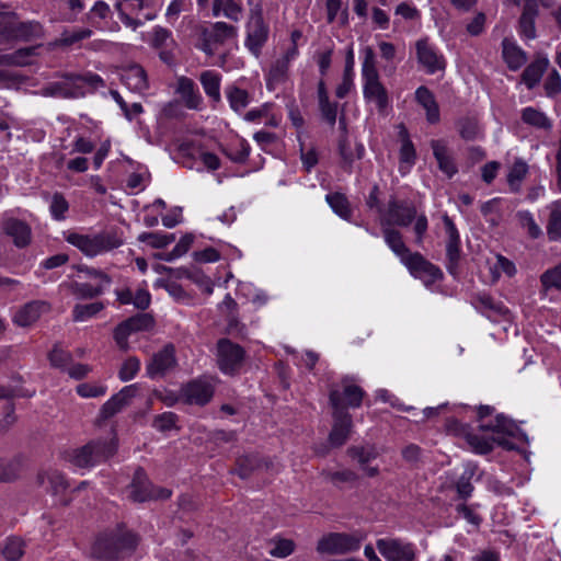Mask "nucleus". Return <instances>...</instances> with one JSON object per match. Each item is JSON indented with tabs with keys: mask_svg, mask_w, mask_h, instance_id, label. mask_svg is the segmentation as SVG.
I'll return each mask as SVG.
<instances>
[{
	"mask_svg": "<svg viewBox=\"0 0 561 561\" xmlns=\"http://www.w3.org/2000/svg\"><path fill=\"white\" fill-rule=\"evenodd\" d=\"M242 5L234 0H214L213 14L219 15L220 12L233 22H238L242 15Z\"/></svg>",
	"mask_w": 561,
	"mask_h": 561,
	"instance_id": "c03bdc74",
	"label": "nucleus"
},
{
	"mask_svg": "<svg viewBox=\"0 0 561 561\" xmlns=\"http://www.w3.org/2000/svg\"><path fill=\"white\" fill-rule=\"evenodd\" d=\"M129 490V499L137 503L151 500H167L172 494L171 490L167 488L154 486L148 479L145 469L141 467L135 470Z\"/></svg>",
	"mask_w": 561,
	"mask_h": 561,
	"instance_id": "9b49d317",
	"label": "nucleus"
},
{
	"mask_svg": "<svg viewBox=\"0 0 561 561\" xmlns=\"http://www.w3.org/2000/svg\"><path fill=\"white\" fill-rule=\"evenodd\" d=\"M225 92L230 107L237 113L244 110L250 103V94L244 89L237 85H229L226 88Z\"/></svg>",
	"mask_w": 561,
	"mask_h": 561,
	"instance_id": "49530a36",
	"label": "nucleus"
},
{
	"mask_svg": "<svg viewBox=\"0 0 561 561\" xmlns=\"http://www.w3.org/2000/svg\"><path fill=\"white\" fill-rule=\"evenodd\" d=\"M321 476L334 485H340L341 483H354L358 480L357 473L351 469L340 471L323 470Z\"/></svg>",
	"mask_w": 561,
	"mask_h": 561,
	"instance_id": "13d9d810",
	"label": "nucleus"
},
{
	"mask_svg": "<svg viewBox=\"0 0 561 561\" xmlns=\"http://www.w3.org/2000/svg\"><path fill=\"white\" fill-rule=\"evenodd\" d=\"M549 66L546 57H537L522 73V81L528 89H534L541 80L543 72Z\"/></svg>",
	"mask_w": 561,
	"mask_h": 561,
	"instance_id": "72a5a7b5",
	"label": "nucleus"
},
{
	"mask_svg": "<svg viewBox=\"0 0 561 561\" xmlns=\"http://www.w3.org/2000/svg\"><path fill=\"white\" fill-rule=\"evenodd\" d=\"M251 151L249 142L241 137H237L225 147L221 152L234 163H245Z\"/></svg>",
	"mask_w": 561,
	"mask_h": 561,
	"instance_id": "f704fd0d",
	"label": "nucleus"
},
{
	"mask_svg": "<svg viewBox=\"0 0 561 561\" xmlns=\"http://www.w3.org/2000/svg\"><path fill=\"white\" fill-rule=\"evenodd\" d=\"M26 542L19 536L5 539L1 553L7 561H20L25 553Z\"/></svg>",
	"mask_w": 561,
	"mask_h": 561,
	"instance_id": "37998d69",
	"label": "nucleus"
},
{
	"mask_svg": "<svg viewBox=\"0 0 561 561\" xmlns=\"http://www.w3.org/2000/svg\"><path fill=\"white\" fill-rule=\"evenodd\" d=\"M268 545L272 546L270 554L274 558L285 559L293 554L296 550V542L293 539L284 538L282 536H274L268 540Z\"/></svg>",
	"mask_w": 561,
	"mask_h": 561,
	"instance_id": "a18cd8bd",
	"label": "nucleus"
},
{
	"mask_svg": "<svg viewBox=\"0 0 561 561\" xmlns=\"http://www.w3.org/2000/svg\"><path fill=\"white\" fill-rule=\"evenodd\" d=\"M122 82L134 92H144L148 89V78L145 69L139 65L125 68L121 75Z\"/></svg>",
	"mask_w": 561,
	"mask_h": 561,
	"instance_id": "cd10ccee",
	"label": "nucleus"
},
{
	"mask_svg": "<svg viewBox=\"0 0 561 561\" xmlns=\"http://www.w3.org/2000/svg\"><path fill=\"white\" fill-rule=\"evenodd\" d=\"M366 535L362 530L353 533H329L321 537L317 543L320 554H347L360 548Z\"/></svg>",
	"mask_w": 561,
	"mask_h": 561,
	"instance_id": "0eeeda50",
	"label": "nucleus"
},
{
	"mask_svg": "<svg viewBox=\"0 0 561 561\" xmlns=\"http://www.w3.org/2000/svg\"><path fill=\"white\" fill-rule=\"evenodd\" d=\"M474 302L476 307L485 312L488 317H505L510 312L508 308L502 301L495 300L489 294H478L474 296Z\"/></svg>",
	"mask_w": 561,
	"mask_h": 561,
	"instance_id": "c9c22d12",
	"label": "nucleus"
},
{
	"mask_svg": "<svg viewBox=\"0 0 561 561\" xmlns=\"http://www.w3.org/2000/svg\"><path fill=\"white\" fill-rule=\"evenodd\" d=\"M37 481L39 485L47 486L53 494L62 493L69 486L66 477L60 471L54 469L39 472Z\"/></svg>",
	"mask_w": 561,
	"mask_h": 561,
	"instance_id": "473e14b6",
	"label": "nucleus"
},
{
	"mask_svg": "<svg viewBox=\"0 0 561 561\" xmlns=\"http://www.w3.org/2000/svg\"><path fill=\"white\" fill-rule=\"evenodd\" d=\"M327 202L334 210L343 219H350L352 216V209L350 207V202L347 197L342 193H331L327 195Z\"/></svg>",
	"mask_w": 561,
	"mask_h": 561,
	"instance_id": "3c124183",
	"label": "nucleus"
},
{
	"mask_svg": "<svg viewBox=\"0 0 561 561\" xmlns=\"http://www.w3.org/2000/svg\"><path fill=\"white\" fill-rule=\"evenodd\" d=\"M193 241H194V236L192 233H186L180 239V241L172 249V251H170L168 253L158 254V257L160 260L171 262V261L184 255L192 247Z\"/></svg>",
	"mask_w": 561,
	"mask_h": 561,
	"instance_id": "4d7b16f0",
	"label": "nucleus"
},
{
	"mask_svg": "<svg viewBox=\"0 0 561 561\" xmlns=\"http://www.w3.org/2000/svg\"><path fill=\"white\" fill-rule=\"evenodd\" d=\"M538 15L537 0H525L519 18V33L527 39L536 37L535 20Z\"/></svg>",
	"mask_w": 561,
	"mask_h": 561,
	"instance_id": "bb28decb",
	"label": "nucleus"
},
{
	"mask_svg": "<svg viewBox=\"0 0 561 561\" xmlns=\"http://www.w3.org/2000/svg\"><path fill=\"white\" fill-rule=\"evenodd\" d=\"M478 428L481 432H491L493 435L486 436L470 428L463 438L474 454L488 455L493 451L495 445L505 450H515L517 447L511 438L526 440V434L504 414H497L489 423L479 424Z\"/></svg>",
	"mask_w": 561,
	"mask_h": 561,
	"instance_id": "f257e3e1",
	"label": "nucleus"
},
{
	"mask_svg": "<svg viewBox=\"0 0 561 561\" xmlns=\"http://www.w3.org/2000/svg\"><path fill=\"white\" fill-rule=\"evenodd\" d=\"M179 416L173 412L158 414L152 420V426L159 432H168L176 427Z\"/></svg>",
	"mask_w": 561,
	"mask_h": 561,
	"instance_id": "774afa93",
	"label": "nucleus"
},
{
	"mask_svg": "<svg viewBox=\"0 0 561 561\" xmlns=\"http://www.w3.org/2000/svg\"><path fill=\"white\" fill-rule=\"evenodd\" d=\"M45 36V28L38 21H21L16 13L14 22V36L13 42H31L34 39H42Z\"/></svg>",
	"mask_w": 561,
	"mask_h": 561,
	"instance_id": "4be33fe9",
	"label": "nucleus"
},
{
	"mask_svg": "<svg viewBox=\"0 0 561 561\" xmlns=\"http://www.w3.org/2000/svg\"><path fill=\"white\" fill-rule=\"evenodd\" d=\"M217 379L203 376L185 383L181 389V397L186 404L204 407L214 397Z\"/></svg>",
	"mask_w": 561,
	"mask_h": 561,
	"instance_id": "ddd939ff",
	"label": "nucleus"
},
{
	"mask_svg": "<svg viewBox=\"0 0 561 561\" xmlns=\"http://www.w3.org/2000/svg\"><path fill=\"white\" fill-rule=\"evenodd\" d=\"M134 333L150 331L156 325V320L151 313H137L126 319Z\"/></svg>",
	"mask_w": 561,
	"mask_h": 561,
	"instance_id": "052dcab7",
	"label": "nucleus"
},
{
	"mask_svg": "<svg viewBox=\"0 0 561 561\" xmlns=\"http://www.w3.org/2000/svg\"><path fill=\"white\" fill-rule=\"evenodd\" d=\"M289 65L282 59L273 62L266 80V85L270 90H274L276 85L286 81L288 77Z\"/></svg>",
	"mask_w": 561,
	"mask_h": 561,
	"instance_id": "09e8293b",
	"label": "nucleus"
},
{
	"mask_svg": "<svg viewBox=\"0 0 561 561\" xmlns=\"http://www.w3.org/2000/svg\"><path fill=\"white\" fill-rule=\"evenodd\" d=\"M178 366L176 351L172 343L165 344L154 353L146 365V373L150 379L163 378Z\"/></svg>",
	"mask_w": 561,
	"mask_h": 561,
	"instance_id": "2eb2a0df",
	"label": "nucleus"
},
{
	"mask_svg": "<svg viewBox=\"0 0 561 561\" xmlns=\"http://www.w3.org/2000/svg\"><path fill=\"white\" fill-rule=\"evenodd\" d=\"M415 99L420 105L426 111V119L430 124L439 122V106L435 100L433 92L425 85H421L415 91Z\"/></svg>",
	"mask_w": 561,
	"mask_h": 561,
	"instance_id": "c756f323",
	"label": "nucleus"
},
{
	"mask_svg": "<svg viewBox=\"0 0 561 561\" xmlns=\"http://www.w3.org/2000/svg\"><path fill=\"white\" fill-rule=\"evenodd\" d=\"M136 385L124 387L102 405L99 419L105 421L121 412L125 407L129 405L131 399L136 396Z\"/></svg>",
	"mask_w": 561,
	"mask_h": 561,
	"instance_id": "aec40b11",
	"label": "nucleus"
},
{
	"mask_svg": "<svg viewBox=\"0 0 561 561\" xmlns=\"http://www.w3.org/2000/svg\"><path fill=\"white\" fill-rule=\"evenodd\" d=\"M139 542V537L129 530L117 528L100 534L91 549L95 561H118L130 557Z\"/></svg>",
	"mask_w": 561,
	"mask_h": 561,
	"instance_id": "7ed1b4c3",
	"label": "nucleus"
},
{
	"mask_svg": "<svg viewBox=\"0 0 561 561\" xmlns=\"http://www.w3.org/2000/svg\"><path fill=\"white\" fill-rule=\"evenodd\" d=\"M337 150L341 157V167L342 169L351 173L353 170V163L357 159H362L364 157V146L362 144H356L355 151L351 148L348 136L340 135L337 142Z\"/></svg>",
	"mask_w": 561,
	"mask_h": 561,
	"instance_id": "a878e982",
	"label": "nucleus"
},
{
	"mask_svg": "<svg viewBox=\"0 0 561 561\" xmlns=\"http://www.w3.org/2000/svg\"><path fill=\"white\" fill-rule=\"evenodd\" d=\"M522 228L527 230L531 239H538L542 234L541 228L536 224L533 215L528 210H522L516 214Z\"/></svg>",
	"mask_w": 561,
	"mask_h": 561,
	"instance_id": "69168bd1",
	"label": "nucleus"
},
{
	"mask_svg": "<svg viewBox=\"0 0 561 561\" xmlns=\"http://www.w3.org/2000/svg\"><path fill=\"white\" fill-rule=\"evenodd\" d=\"M0 230L18 249H25L33 241L32 227L23 219L4 215L0 221Z\"/></svg>",
	"mask_w": 561,
	"mask_h": 561,
	"instance_id": "4468645a",
	"label": "nucleus"
},
{
	"mask_svg": "<svg viewBox=\"0 0 561 561\" xmlns=\"http://www.w3.org/2000/svg\"><path fill=\"white\" fill-rule=\"evenodd\" d=\"M16 12L0 11V45L13 42Z\"/></svg>",
	"mask_w": 561,
	"mask_h": 561,
	"instance_id": "de8ad7c7",
	"label": "nucleus"
},
{
	"mask_svg": "<svg viewBox=\"0 0 561 561\" xmlns=\"http://www.w3.org/2000/svg\"><path fill=\"white\" fill-rule=\"evenodd\" d=\"M197 35L199 42L197 47L205 54L213 56L218 46L238 36V28L226 22H215L209 27L199 26Z\"/></svg>",
	"mask_w": 561,
	"mask_h": 561,
	"instance_id": "1a4fd4ad",
	"label": "nucleus"
},
{
	"mask_svg": "<svg viewBox=\"0 0 561 561\" xmlns=\"http://www.w3.org/2000/svg\"><path fill=\"white\" fill-rule=\"evenodd\" d=\"M502 57L512 71L520 69L527 61L526 53L507 37L502 41Z\"/></svg>",
	"mask_w": 561,
	"mask_h": 561,
	"instance_id": "c85d7f7f",
	"label": "nucleus"
},
{
	"mask_svg": "<svg viewBox=\"0 0 561 561\" xmlns=\"http://www.w3.org/2000/svg\"><path fill=\"white\" fill-rule=\"evenodd\" d=\"M380 226L385 227H409L415 221L413 231L415 243L421 245L428 229V220L424 214L419 215L413 201L400 199L391 195L385 208H379Z\"/></svg>",
	"mask_w": 561,
	"mask_h": 561,
	"instance_id": "f03ea898",
	"label": "nucleus"
},
{
	"mask_svg": "<svg viewBox=\"0 0 561 561\" xmlns=\"http://www.w3.org/2000/svg\"><path fill=\"white\" fill-rule=\"evenodd\" d=\"M528 167L524 161H515L510 173L507 174V182L513 192H517L520 181L526 176Z\"/></svg>",
	"mask_w": 561,
	"mask_h": 561,
	"instance_id": "338daca9",
	"label": "nucleus"
},
{
	"mask_svg": "<svg viewBox=\"0 0 561 561\" xmlns=\"http://www.w3.org/2000/svg\"><path fill=\"white\" fill-rule=\"evenodd\" d=\"M245 31L244 46L251 54L259 57L270 35V26L264 20L263 5L261 2L250 8Z\"/></svg>",
	"mask_w": 561,
	"mask_h": 561,
	"instance_id": "6e6552de",
	"label": "nucleus"
},
{
	"mask_svg": "<svg viewBox=\"0 0 561 561\" xmlns=\"http://www.w3.org/2000/svg\"><path fill=\"white\" fill-rule=\"evenodd\" d=\"M64 238L89 257L110 252L124 243L123 231L118 228L102 230L93 236L67 231L64 233Z\"/></svg>",
	"mask_w": 561,
	"mask_h": 561,
	"instance_id": "20e7f679",
	"label": "nucleus"
},
{
	"mask_svg": "<svg viewBox=\"0 0 561 561\" xmlns=\"http://www.w3.org/2000/svg\"><path fill=\"white\" fill-rule=\"evenodd\" d=\"M116 451L117 443L115 438H96L81 447L65 451L64 458L77 468L88 469L107 461Z\"/></svg>",
	"mask_w": 561,
	"mask_h": 561,
	"instance_id": "423d86ee",
	"label": "nucleus"
},
{
	"mask_svg": "<svg viewBox=\"0 0 561 561\" xmlns=\"http://www.w3.org/2000/svg\"><path fill=\"white\" fill-rule=\"evenodd\" d=\"M520 119L524 124L537 129L550 131L552 129L551 119L540 110L528 106L522 110Z\"/></svg>",
	"mask_w": 561,
	"mask_h": 561,
	"instance_id": "4c0bfd02",
	"label": "nucleus"
},
{
	"mask_svg": "<svg viewBox=\"0 0 561 561\" xmlns=\"http://www.w3.org/2000/svg\"><path fill=\"white\" fill-rule=\"evenodd\" d=\"M104 309L102 301H95L90 304H77L72 309L73 321H84L101 312Z\"/></svg>",
	"mask_w": 561,
	"mask_h": 561,
	"instance_id": "864d4df0",
	"label": "nucleus"
},
{
	"mask_svg": "<svg viewBox=\"0 0 561 561\" xmlns=\"http://www.w3.org/2000/svg\"><path fill=\"white\" fill-rule=\"evenodd\" d=\"M403 264L414 277L422 279L426 286L433 285L443 278L440 268L431 263L419 252L409 255Z\"/></svg>",
	"mask_w": 561,
	"mask_h": 561,
	"instance_id": "f3484780",
	"label": "nucleus"
},
{
	"mask_svg": "<svg viewBox=\"0 0 561 561\" xmlns=\"http://www.w3.org/2000/svg\"><path fill=\"white\" fill-rule=\"evenodd\" d=\"M199 81L206 95L211 99L214 103H219L221 100L220 95V82L221 76L214 70H205L199 76Z\"/></svg>",
	"mask_w": 561,
	"mask_h": 561,
	"instance_id": "58836bf2",
	"label": "nucleus"
},
{
	"mask_svg": "<svg viewBox=\"0 0 561 561\" xmlns=\"http://www.w3.org/2000/svg\"><path fill=\"white\" fill-rule=\"evenodd\" d=\"M175 240L173 233L165 234L162 232H142L138 236V241L147 243L153 249H163Z\"/></svg>",
	"mask_w": 561,
	"mask_h": 561,
	"instance_id": "5fc2aeb1",
	"label": "nucleus"
},
{
	"mask_svg": "<svg viewBox=\"0 0 561 561\" xmlns=\"http://www.w3.org/2000/svg\"><path fill=\"white\" fill-rule=\"evenodd\" d=\"M431 148L437 161L438 169L448 178L454 176L458 172V169L446 142L440 139H433L431 140Z\"/></svg>",
	"mask_w": 561,
	"mask_h": 561,
	"instance_id": "b1692460",
	"label": "nucleus"
},
{
	"mask_svg": "<svg viewBox=\"0 0 561 561\" xmlns=\"http://www.w3.org/2000/svg\"><path fill=\"white\" fill-rule=\"evenodd\" d=\"M91 35H92V31L90 28H79L73 32H69V31L65 30L60 34V37L48 43V48L50 50H53L58 47H70V46L77 44L78 42L90 38Z\"/></svg>",
	"mask_w": 561,
	"mask_h": 561,
	"instance_id": "79ce46f5",
	"label": "nucleus"
},
{
	"mask_svg": "<svg viewBox=\"0 0 561 561\" xmlns=\"http://www.w3.org/2000/svg\"><path fill=\"white\" fill-rule=\"evenodd\" d=\"M49 310V305L42 300L25 304L14 316L13 322L19 327H30L35 323L43 312Z\"/></svg>",
	"mask_w": 561,
	"mask_h": 561,
	"instance_id": "5701e85b",
	"label": "nucleus"
},
{
	"mask_svg": "<svg viewBox=\"0 0 561 561\" xmlns=\"http://www.w3.org/2000/svg\"><path fill=\"white\" fill-rule=\"evenodd\" d=\"M347 455L352 459H356L360 467H364L370 460L376 459L378 456V453L376 451V448L373 446H370V447L351 446L347 448Z\"/></svg>",
	"mask_w": 561,
	"mask_h": 561,
	"instance_id": "680f3d73",
	"label": "nucleus"
},
{
	"mask_svg": "<svg viewBox=\"0 0 561 561\" xmlns=\"http://www.w3.org/2000/svg\"><path fill=\"white\" fill-rule=\"evenodd\" d=\"M60 77L64 79L75 80L76 83L82 84L83 88L84 85H89L91 91H95L99 88H103L105 85V81L102 79V77L93 72H88L85 75L62 73Z\"/></svg>",
	"mask_w": 561,
	"mask_h": 561,
	"instance_id": "6e6d98bb",
	"label": "nucleus"
},
{
	"mask_svg": "<svg viewBox=\"0 0 561 561\" xmlns=\"http://www.w3.org/2000/svg\"><path fill=\"white\" fill-rule=\"evenodd\" d=\"M176 93L181 95L184 105L190 110H199L203 98L196 89L195 82L187 77L178 80Z\"/></svg>",
	"mask_w": 561,
	"mask_h": 561,
	"instance_id": "393cba45",
	"label": "nucleus"
},
{
	"mask_svg": "<svg viewBox=\"0 0 561 561\" xmlns=\"http://www.w3.org/2000/svg\"><path fill=\"white\" fill-rule=\"evenodd\" d=\"M366 392L348 377L341 380V387H332L329 391V405L331 409H358L363 404Z\"/></svg>",
	"mask_w": 561,
	"mask_h": 561,
	"instance_id": "9d476101",
	"label": "nucleus"
},
{
	"mask_svg": "<svg viewBox=\"0 0 561 561\" xmlns=\"http://www.w3.org/2000/svg\"><path fill=\"white\" fill-rule=\"evenodd\" d=\"M399 140L401 142L400 151H399V160L401 163H407L408 165H413L416 161V150L415 147L410 139L409 131L404 124H400L399 126Z\"/></svg>",
	"mask_w": 561,
	"mask_h": 561,
	"instance_id": "a19ab883",
	"label": "nucleus"
},
{
	"mask_svg": "<svg viewBox=\"0 0 561 561\" xmlns=\"http://www.w3.org/2000/svg\"><path fill=\"white\" fill-rule=\"evenodd\" d=\"M363 53L364 60L362 65V76L364 81V99L368 103H375L378 112L383 114L390 105L388 90L380 81L374 49L370 46H367L364 48Z\"/></svg>",
	"mask_w": 561,
	"mask_h": 561,
	"instance_id": "39448f33",
	"label": "nucleus"
},
{
	"mask_svg": "<svg viewBox=\"0 0 561 561\" xmlns=\"http://www.w3.org/2000/svg\"><path fill=\"white\" fill-rule=\"evenodd\" d=\"M354 51L351 45L346 51L345 67L342 82L336 87L335 95L339 99H344L353 88V70H354Z\"/></svg>",
	"mask_w": 561,
	"mask_h": 561,
	"instance_id": "ea45409f",
	"label": "nucleus"
},
{
	"mask_svg": "<svg viewBox=\"0 0 561 561\" xmlns=\"http://www.w3.org/2000/svg\"><path fill=\"white\" fill-rule=\"evenodd\" d=\"M325 7H327L328 23H333L337 16V13L341 11L340 22L342 25L347 24L348 9H347V7L343 8L342 0H327Z\"/></svg>",
	"mask_w": 561,
	"mask_h": 561,
	"instance_id": "0e129e2a",
	"label": "nucleus"
},
{
	"mask_svg": "<svg viewBox=\"0 0 561 561\" xmlns=\"http://www.w3.org/2000/svg\"><path fill=\"white\" fill-rule=\"evenodd\" d=\"M43 95L62 99H77L85 95L82 84L75 80L65 79L64 81L49 82L42 89Z\"/></svg>",
	"mask_w": 561,
	"mask_h": 561,
	"instance_id": "412c9836",
	"label": "nucleus"
},
{
	"mask_svg": "<svg viewBox=\"0 0 561 561\" xmlns=\"http://www.w3.org/2000/svg\"><path fill=\"white\" fill-rule=\"evenodd\" d=\"M540 282L545 293L550 289L561 291V263L550 270H547L540 276Z\"/></svg>",
	"mask_w": 561,
	"mask_h": 561,
	"instance_id": "e2e57ef3",
	"label": "nucleus"
},
{
	"mask_svg": "<svg viewBox=\"0 0 561 561\" xmlns=\"http://www.w3.org/2000/svg\"><path fill=\"white\" fill-rule=\"evenodd\" d=\"M37 46L22 47L11 54H0V65L9 67H23L28 65V58L37 55Z\"/></svg>",
	"mask_w": 561,
	"mask_h": 561,
	"instance_id": "e433bc0d",
	"label": "nucleus"
},
{
	"mask_svg": "<svg viewBox=\"0 0 561 561\" xmlns=\"http://www.w3.org/2000/svg\"><path fill=\"white\" fill-rule=\"evenodd\" d=\"M332 427L328 436L329 444L339 448L342 447L351 437L354 423L353 416L347 410L331 409Z\"/></svg>",
	"mask_w": 561,
	"mask_h": 561,
	"instance_id": "dca6fc26",
	"label": "nucleus"
},
{
	"mask_svg": "<svg viewBox=\"0 0 561 561\" xmlns=\"http://www.w3.org/2000/svg\"><path fill=\"white\" fill-rule=\"evenodd\" d=\"M382 236L387 245L397 254L403 263L412 254L403 241L402 233L394 227H381Z\"/></svg>",
	"mask_w": 561,
	"mask_h": 561,
	"instance_id": "2f4dec72",
	"label": "nucleus"
},
{
	"mask_svg": "<svg viewBox=\"0 0 561 561\" xmlns=\"http://www.w3.org/2000/svg\"><path fill=\"white\" fill-rule=\"evenodd\" d=\"M245 350L227 337L217 341V365L226 375L234 376L243 365Z\"/></svg>",
	"mask_w": 561,
	"mask_h": 561,
	"instance_id": "f8f14e48",
	"label": "nucleus"
},
{
	"mask_svg": "<svg viewBox=\"0 0 561 561\" xmlns=\"http://www.w3.org/2000/svg\"><path fill=\"white\" fill-rule=\"evenodd\" d=\"M376 546L388 561H415V549L411 542H403L400 539H378Z\"/></svg>",
	"mask_w": 561,
	"mask_h": 561,
	"instance_id": "6ab92c4d",
	"label": "nucleus"
},
{
	"mask_svg": "<svg viewBox=\"0 0 561 561\" xmlns=\"http://www.w3.org/2000/svg\"><path fill=\"white\" fill-rule=\"evenodd\" d=\"M263 465H267V462L257 454H247L236 459V467L230 472L239 476L241 479H248Z\"/></svg>",
	"mask_w": 561,
	"mask_h": 561,
	"instance_id": "7c9ffc66",
	"label": "nucleus"
},
{
	"mask_svg": "<svg viewBox=\"0 0 561 561\" xmlns=\"http://www.w3.org/2000/svg\"><path fill=\"white\" fill-rule=\"evenodd\" d=\"M49 210L55 220L61 221L66 219V214L69 210V203L62 193L56 192L53 194Z\"/></svg>",
	"mask_w": 561,
	"mask_h": 561,
	"instance_id": "bf43d9fd",
	"label": "nucleus"
},
{
	"mask_svg": "<svg viewBox=\"0 0 561 561\" xmlns=\"http://www.w3.org/2000/svg\"><path fill=\"white\" fill-rule=\"evenodd\" d=\"M71 294L78 299H93L104 293L102 285L93 286L89 283L73 282L70 284Z\"/></svg>",
	"mask_w": 561,
	"mask_h": 561,
	"instance_id": "8fccbe9b",
	"label": "nucleus"
},
{
	"mask_svg": "<svg viewBox=\"0 0 561 561\" xmlns=\"http://www.w3.org/2000/svg\"><path fill=\"white\" fill-rule=\"evenodd\" d=\"M416 58L420 66L428 75L443 71L446 68L445 57L428 42L421 38L415 43Z\"/></svg>",
	"mask_w": 561,
	"mask_h": 561,
	"instance_id": "a211bd4d",
	"label": "nucleus"
},
{
	"mask_svg": "<svg viewBox=\"0 0 561 561\" xmlns=\"http://www.w3.org/2000/svg\"><path fill=\"white\" fill-rule=\"evenodd\" d=\"M547 236L550 241L561 240V209L558 203L551 206L547 222Z\"/></svg>",
	"mask_w": 561,
	"mask_h": 561,
	"instance_id": "603ef678",
	"label": "nucleus"
}]
</instances>
